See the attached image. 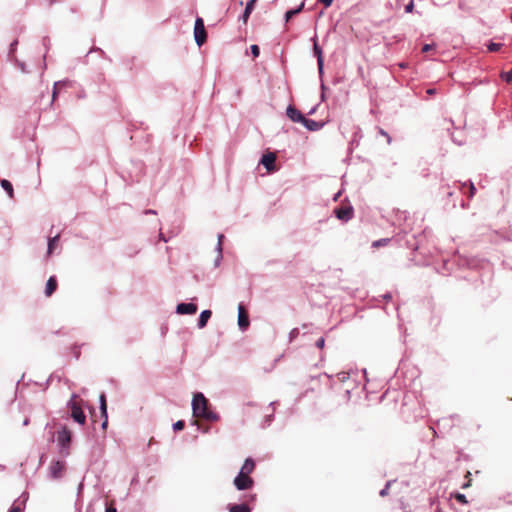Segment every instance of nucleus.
<instances>
[{"label": "nucleus", "mask_w": 512, "mask_h": 512, "mask_svg": "<svg viewBox=\"0 0 512 512\" xmlns=\"http://www.w3.org/2000/svg\"><path fill=\"white\" fill-rule=\"evenodd\" d=\"M191 407L193 416L196 418H201L209 422H216L220 419L219 414L210 409L208 399L201 392L194 394Z\"/></svg>", "instance_id": "nucleus-1"}, {"label": "nucleus", "mask_w": 512, "mask_h": 512, "mask_svg": "<svg viewBox=\"0 0 512 512\" xmlns=\"http://www.w3.org/2000/svg\"><path fill=\"white\" fill-rule=\"evenodd\" d=\"M56 441L59 447V453L63 457L69 456L72 432L65 425L61 426V428L57 431Z\"/></svg>", "instance_id": "nucleus-2"}, {"label": "nucleus", "mask_w": 512, "mask_h": 512, "mask_svg": "<svg viewBox=\"0 0 512 512\" xmlns=\"http://www.w3.org/2000/svg\"><path fill=\"white\" fill-rule=\"evenodd\" d=\"M194 39L196 44L201 47L207 40V33L204 21L201 17H197L194 24Z\"/></svg>", "instance_id": "nucleus-3"}, {"label": "nucleus", "mask_w": 512, "mask_h": 512, "mask_svg": "<svg viewBox=\"0 0 512 512\" xmlns=\"http://www.w3.org/2000/svg\"><path fill=\"white\" fill-rule=\"evenodd\" d=\"M67 407L71 411V418L78 424L84 425L86 422V415L83 412L81 406L78 404L77 401H68Z\"/></svg>", "instance_id": "nucleus-4"}, {"label": "nucleus", "mask_w": 512, "mask_h": 512, "mask_svg": "<svg viewBox=\"0 0 512 512\" xmlns=\"http://www.w3.org/2000/svg\"><path fill=\"white\" fill-rule=\"evenodd\" d=\"M66 464L62 460H52L49 469L48 474L49 477L53 480H58L63 476V472L65 470Z\"/></svg>", "instance_id": "nucleus-5"}, {"label": "nucleus", "mask_w": 512, "mask_h": 512, "mask_svg": "<svg viewBox=\"0 0 512 512\" xmlns=\"http://www.w3.org/2000/svg\"><path fill=\"white\" fill-rule=\"evenodd\" d=\"M233 484L237 490L243 491L252 488L254 485V480L248 475L238 473V475L234 478Z\"/></svg>", "instance_id": "nucleus-6"}, {"label": "nucleus", "mask_w": 512, "mask_h": 512, "mask_svg": "<svg viewBox=\"0 0 512 512\" xmlns=\"http://www.w3.org/2000/svg\"><path fill=\"white\" fill-rule=\"evenodd\" d=\"M335 216L342 221H349L354 214L353 207L352 206H346V207H337L334 209Z\"/></svg>", "instance_id": "nucleus-7"}, {"label": "nucleus", "mask_w": 512, "mask_h": 512, "mask_svg": "<svg viewBox=\"0 0 512 512\" xmlns=\"http://www.w3.org/2000/svg\"><path fill=\"white\" fill-rule=\"evenodd\" d=\"M197 305L194 303H179L176 306V313L180 315H193L197 312Z\"/></svg>", "instance_id": "nucleus-8"}, {"label": "nucleus", "mask_w": 512, "mask_h": 512, "mask_svg": "<svg viewBox=\"0 0 512 512\" xmlns=\"http://www.w3.org/2000/svg\"><path fill=\"white\" fill-rule=\"evenodd\" d=\"M314 44H313V54L317 58V66L320 76L323 74V67H324V60L322 55V49L318 45L316 37L312 38Z\"/></svg>", "instance_id": "nucleus-9"}, {"label": "nucleus", "mask_w": 512, "mask_h": 512, "mask_svg": "<svg viewBox=\"0 0 512 512\" xmlns=\"http://www.w3.org/2000/svg\"><path fill=\"white\" fill-rule=\"evenodd\" d=\"M249 324V316L245 311L243 305L240 304L238 307V326L241 331H245L249 327Z\"/></svg>", "instance_id": "nucleus-10"}, {"label": "nucleus", "mask_w": 512, "mask_h": 512, "mask_svg": "<svg viewBox=\"0 0 512 512\" xmlns=\"http://www.w3.org/2000/svg\"><path fill=\"white\" fill-rule=\"evenodd\" d=\"M275 161H276L275 154L272 152H269L262 156L260 163L266 168L267 171L271 172V171L276 170Z\"/></svg>", "instance_id": "nucleus-11"}, {"label": "nucleus", "mask_w": 512, "mask_h": 512, "mask_svg": "<svg viewBox=\"0 0 512 512\" xmlns=\"http://www.w3.org/2000/svg\"><path fill=\"white\" fill-rule=\"evenodd\" d=\"M288 118L294 123H302L304 115L293 105H289L286 110Z\"/></svg>", "instance_id": "nucleus-12"}, {"label": "nucleus", "mask_w": 512, "mask_h": 512, "mask_svg": "<svg viewBox=\"0 0 512 512\" xmlns=\"http://www.w3.org/2000/svg\"><path fill=\"white\" fill-rule=\"evenodd\" d=\"M307 130L309 131H319L321 130L325 123L320 121H315L313 119H309L304 117L302 123H301Z\"/></svg>", "instance_id": "nucleus-13"}, {"label": "nucleus", "mask_w": 512, "mask_h": 512, "mask_svg": "<svg viewBox=\"0 0 512 512\" xmlns=\"http://www.w3.org/2000/svg\"><path fill=\"white\" fill-rule=\"evenodd\" d=\"M257 0H249L247 3H246V6H245V9L242 13V15L240 16V20L243 22V23H247L253 9H254V5H255V2Z\"/></svg>", "instance_id": "nucleus-14"}, {"label": "nucleus", "mask_w": 512, "mask_h": 512, "mask_svg": "<svg viewBox=\"0 0 512 512\" xmlns=\"http://www.w3.org/2000/svg\"><path fill=\"white\" fill-rule=\"evenodd\" d=\"M254 468H255V462L252 458L249 457L245 460L239 473L250 476V474L253 472Z\"/></svg>", "instance_id": "nucleus-15"}, {"label": "nucleus", "mask_w": 512, "mask_h": 512, "mask_svg": "<svg viewBox=\"0 0 512 512\" xmlns=\"http://www.w3.org/2000/svg\"><path fill=\"white\" fill-rule=\"evenodd\" d=\"M211 315H212V312L208 309L203 310L200 313L199 318H198V323H197V326L199 329H202L207 325V322L211 318Z\"/></svg>", "instance_id": "nucleus-16"}, {"label": "nucleus", "mask_w": 512, "mask_h": 512, "mask_svg": "<svg viewBox=\"0 0 512 512\" xmlns=\"http://www.w3.org/2000/svg\"><path fill=\"white\" fill-rule=\"evenodd\" d=\"M57 289V279L55 276L49 277L45 287V295L51 296Z\"/></svg>", "instance_id": "nucleus-17"}, {"label": "nucleus", "mask_w": 512, "mask_h": 512, "mask_svg": "<svg viewBox=\"0 0 512 512\" xmlns=\"http://www.w3.org/2000/svg\"><path fill=\"white\" fill-rule=\"evenodd\" d=\"M251 510L247 503L229 505V512H251Z\"/></svg>", "instance_id": "nucleus-18"}, {"label": "nucleus", "mask_w": 512, "mask_h": 512, "mask_svg": "<svg viewBox=\"0 0 512 512\" xmlns=\"http://www.w3.org/2000/svg\"><path fill=\"white\" fill-rule=\"evenodd\" d=\"M99 408L101 411V415L104 418H107V404H106V396L104 393H102L99 397Z\"/></svg>", "instance_id": "nucleus-19"}, {"label": "nucleus", "mask_w": 512, "mask_h": 512, "mask_svg": "<svg viewBox=\"0 0 512 512\" xmlns=\"http://www.w3.org/2000/svg\"><path fill=\"white\" fill-rule=\"evenodd\" d=\"M1 186L7 192L8 196L10 198H13L14 190L11 182L6 179H3L1 180Z\"/></svg>", "instance_id": "nucleus-20"}, {"label": "nucleus", "mask_w": 512, "mask_h": 512, "mask_svg": "<svg viewBox=\"0 0 512 512\" xmlns=\"http://www.w3.org/2000/svg\"><path fill=\"white\" fill-rule=\"evenodd\" d=\"M58 240H59V235L58 234L55 235L54 237H51V238L48 239L47 253L49 255L53 252V250H54Z\"/></svg>", "instance_id": "nucleus-21"}, {"label": "nucleus", "mask_w": 512, "mask_h": 512, "mask_svg": "<svg viewBox=\"0 0 512 512\" xmlns=\"http://www.w3.org/2000/svg\"><path fill=\"white\" fill-rule=\"evenodd\" d=\"M216 250H217V252H218V255H217L216 259L214 260V266H215V267H219V266H220V263H221V261H222V258H223V255H222V247H221V244H220V243H217Z\"/></svg>", "instance_id": "nucleus-22"}, {"label": "nucleus", "mask_w": 512, "mask_h": 512, "mask_svg": "<svg viewBox=\"0 0 512 512\" xmlns=\"http://www.w3.org/2000/svg\"><path fill=\"white\" fill-rule=\"evenodd\" d=\"M503 46L502 43H496V42H490L487 45V48L490 52H497L500 50V48Z\"/></svg>", "instance_id": "nucleus-23"}, {"label": "nucleus", "mask_w": 512, "mask_h": 512, "mask_svg": "<svg viewBox=\"0 0 512 512\" xmlns=\"http://www.w3.org/2000/svg\"><path fill=\"white\" fill-rule=\"evenodd\" d=\"M350 378V374L348 372H340L336 375V379L338 382L344 383Z\"/></svg>", "instance_id": "nucleus-24"}, {"label": "nucleus", "mask_w": 512, "mask_h": 512, "mask_svg": "<svg viewBox=\"0 0 512 512\" xmlns=\"http://www.w3.org/2000/svg\"><path fill=\"white\" fill-rule=\"evenodd\" d=\"M501 79L507 83L512 82V69L501 73Z\"/></svg>", "instance_id": "nucleus-25"}, {"label": "nucleus", "mask_w": 512, "mask_h": 512, "mask_svg": "<svg viewBox=\"0 0 512 512\" xmlns=\"http://www.w3.org/2000/svg\"><path fill=\"white\" fill-rule=\"evenodd\" d=\"M388 242H390V239L389 238H382V239H379V240H376L372 243V247H381V246H385L388 244Z\"/></svg>", "instance_id": "nucleus-26"}, {"label": "nucleus", "mask_w": 512, "mask_h": 512, "mask_svg": "<svg viewBox=\"0 0 512 512\" xmlns=\"http://www.w3.org/2000/svg\"><path fill=\"white\" fill-rule=\"evenodd\" d=\"M67 81H57L54 83V86H53V92H52V98L53 100L56 98L57 96V89L59 86H64L66 85Z\"/></svg>", "instance_id": "nucleus-27"}, {"label": "nucleus", "mask_w": 512, "mask_h": 512, "mask_svg": "<svg viewBox=\"0 0 512 512\" xmlns=\"http://www.w3.org/2000/svg\"><path fill=\"white\" fill-rule=\"evenodd\" d=\"M299 335V329L298 328H293L290 332H289V342H293Z\"/></svg>", "instance_id": "nucleus-28"}, {"label": "nucleus", "mask_w": 512, "mask_h": 512, "mask_svg": "<svg viewBox=\"0 0 512 512\" xmlns=\"http://www.w3.org/2000/svg\"><path fill=\"white\" fill-rule=\"evenodd\" d=\"M390 485H391V481H388L385 486L380 490L379 492V495L381 497H385L386 495H388L389 493V489H390Z\"/></svg>", "instance_id": "nucleus-29"}, {"label": "nucleus", "mask_w": 512, "mask_h": 512, "mask_svg": "<svg viewBox=\"0 0 512 512\" xmlns=\"http://www.w3.org/2000/svg\"><path fill=\"white\" fill-rule=\"evenodd\" d=\"M250 51L254 58H256L260 55V48L256 44H253L250 46Z\"/></svg>", "instance_id": "nucleus-30"}, {"label": "nucleus", "mask_w": 512, "mask_h": 512, "mask_svg": "<svg viewBox=\"0 0 512 512\" xmlns=\"http://www.w3.org/2000/svg\"><path fill=\"white\" fill-rule=\"evenodd\" d=\"M185 422L183 420H178L173 424V429L175 431H180L184 428Z\"/></svg>", "instance_id": "nucleus-31"}, {"label": "nucleus", "mask_w": 512, "mask_h": 512, "mask_svg": "<svg viewBox=\"0 0 512 512\" xmlns=\"http://www.w3.org/2000/svg\"><path fill=\"white\" fill-rule=\"evenodd\" d=\"M455 498L461 504H467L468 503L467 498H466V496L464 494L457 493L455 495Z\"/></svg>", "instance_id": "nucleus-32"}, {"label": "nucleus", "mask_w": 512, "mask_h": 512, "mask_svg": "<svg viewBox=\"0 0 512 512\" xmlns=\"http://www.w3.org/2000/svg\"><path fill=\"white\" fill-rule=\"evenodd\" d=\"M413 9H414V1L413 0H410L406 5H405V12L406 13H412L413 12Z\"/></svg>", "instance_id": "nucleus-33"}, {"label": "nucleus", "mask_w": 512, "mask_h": 512, "mask_svg": "<svg viewBox=\"0 0 512 512\" xmlns=\"http://www.w3.org/2000/svg\"><path fill=\"white\" fill-rule=\"evenodd\" d=\"M93 52H98V53H100V54H101V56H103V57H105V58H106V54H105V52H104L101 48H99V47H92V48L88 51L87 56H88L89 54L93 53Z\"/></svg>", "instance_id": "nucleus-34"}, {"label": "nucleus", "mask_w": 512, "mask_h": 512, "mask_svg": "<svg viewBox=\"0 0 512 512\" xmlns=\"http://www.w3.org/2000/svg\"><path fill=\"white\" fill-rule=\"evenodd\" d=\"M273 417H274V414L271 413V414H268L265 416V420H264V423H263V427H267L270 425V423L272 422L273 420Z\"/></svg>", "instance_id": "nucleus-35"}, {"label": "nucleus", "mask_w": 512, "mask_h": 512, "mask_svg": "<svg viewBox=\"0 0 512 512\" xmlns=\"http://www.w3.org/2000/svg\"><path fill=\"white\" fill-rule=\"evenodd\" d=\"M295 15H297V14L295 13V11L293 9H290V10L286 11V13H285V21L288 22Z\"/></svg>", "instance_id": "nucleus-36"}, {"label": "nucleus", "mask_w": 512, "mask_h": 512, "mask_svg": "<svg viewBox=\"0 0 512 512\" xmlns=\"http://www.w3.org/2000/svg\"><path fill=\"white\" fill-rule=\"evenodd\" d=\"M476 192V188L472 182H469V194L468 197L472 198Z\"/></svg>", "instance_id": "nucleus-37"}, {"label": "nucleus", "mask_w": 512, "mask_h": 512, "mask_svg": "<svg viewBox=\"0 0 512 512\" xmlns=\"http://www.w3.org/2000/svg\"><path fill=\"white\" fill-rule=\"evenodd\" d=\"M315 345H316L317 348H320V349L324 348V346H325V339L323 337H320L316 341Z\"/></svg>", "instance_id": "nucleus-38"}, {"label": "nucleus", "mask_w": 512, "mask_h": 512, "mask_svg": "<svg viewBox=\"0 0 512 512\" xmlns=\"http://www.w3.org/2000/svg\"><path fill=\"white\" fill-rule=\"evenodd\" d=\"M434 47L433 44H425L423 47H422V52L426 53V52H429L430 50H432Z\"/></svg>", "instance_id": "nucleus-39"}, {"label": "nucleus", "mask_w": 512, "mask_h": 512, "mask_svg": "<svg viewBox=\"0 0 512 512\" xmlns=\"http://www.w3.org/2000/svg\"><path fill=\"white\" fill-rule=\"evenodd\" d=\"M379 133L387 138L388 143L391 142V137L389 136V134L387 132H385L383 129L380 128Z\"/></svg>", "instance_id": "nucleus-40"}, {"label": "nucleus", "mask_w": 512, "mask_h": 512, "mask_svg": "<svg viewBox=\"0 0 512 512\" xmlns=\"http://www.w3.org/2000/svg\"><path fill=\"white\" fill-rule=\"evenodd\" d=\"M319 2H321L325 7H329L331 6L333 0H318Z\"/></svg>", "instance_id": "nucleus-41"}, {"label": "nucleus", "mask_w": 512, "mask_h": 512, "mask_svg": "<svg viewBox=\"0 0 512 512\" xmlns=\"http://www.w3.org/2000/svg\"><path fill=\"white\" fill-rule=\"evenodd\" d=\"M304 8V2H302L298 7L294 8L296 14L300 13Z\"/></svg>", "instance_id": "nucleus-42"}, {"label": "nucleus", "mask_w": 512, "mask_h": 512, "mask_svg": "<svg viewBox=\"0 0 512 512\" xmlns=\"http://www.w3.org/2000/svg\"><path fill=\"white\" fill-rule=\"evenodd\" d=\"M304 8V2H302L298 7L294 8L296 14L300 13Z\"/></svg>", "instance_id": "nucleus-43"}, {"label": "nucleus", "mask_w": 512, "mask_h": 512, "mask_svg": "<svg viewBox=\"0 0 512 512\" xmlns=\"http://www.w3.org/2000/svg\"><path fill=\"white\" fill-rule=\"evenodd\" d=\"M8 512H21V509L19 506L13 505Z\"/></svg>", "instance_id": "nucleus-44"}, {"label": "nucleus", "mask_w": 512, "mask_h": 512, "mask_svg": "<svg viewBox=\"0 0 512 512\" xmlns=\"http://www.w3.org/2000/svg\"><path fill=\"white\" fill-rule=\"evenodd\" d=\"M382 297L385 301H389L392 299V294L388 292V293L384 294Z\"/></svg>", "instance_id": "nucleus-45"}, {"label": "nucleus", "mask_w": 512, "mask_h": 512, "mask_svg": "<svg viewBox=\"0 0 512 512\" xmlns=\"http://www.w3.org/2000/svg\"><path fill=\"white\" fill-rule=\"evenodd\" d=\"M105 512H117V509L114 506H108Z\"/></svg>", "instance_id": "nucleus-46"}, {"label": "nucleus", "mask_w": 512, "mask_h": 512, "mask_svg": "<svg viewBox=\"0 0 512 512\" xmlns=\"http://www.w3.org/2000/svg\"><path fill=\"white\" fill-rule=\"evenodd\" d=\"M398 66H399V68H401V69H406V68L408 67V63H406V62H400V63L398 64Z\"/></svg>", "instance_id": "nucleus-47"}, {"label": "nucleus", "mask_w": 512, "mask_h": 512, "mask_svg": "<svg viewBox=\"0 0 512 512\" xmlns=\"http://www.w3.org/2000/svg\"><path fill=\"white\" fill-rule=\"evenodd\" d=\"M426 92H427V94H429V95H434V94L436 93V89H434V88H429V89H427V91H426Z\"/></svg>", "instance_id": "nucleus-48"}, {"label": "nucleus", "mask_w": 512, "mask_h": 512, "mask_svg": "<svg viewBox=\"0 0 512 512\" xmlns=\"http://www.w3.org/2000/svg\"><path fill=\"white\" fill-rule=\"evenodd\" d=\"M144 213L145 214H156L157 212H156V210H153V209H147V210H145Z\"/></svg>", "instance_id": "nucleus-49"}, {"label": "nucleus", "mask_w": 512, "mask_h": 512, "mask_svg": "<svg viewBox=\"0 0 512 512\" xmlns=\"http://www.w3.org/2000/svg\"><path fill=\"white\" fill-rule=\"evenodd\" d=\"M77 398H78V395H77L76 393H73V394L71 395V398H70V400H69V401H76V399H77Z\"/></svg>", "instance_id": "nucleus-50"}, {"label": "nucleus", "mask_w": 512, "mask_h": 512, "mask_svg": "<svg viewBox=\"0 0 512 512\" xmlns=\"http://www.w3.org/2000/svg\"><path fill=\"white\" fill-rule=\"evenodd\" d=\"M223 238H224L223 234L218 235V243H220L221 245H222Z\"/></svg>", "instance_id": "nucleus-51"}, {"label": "nucleus", "mask_w": 512, "mask_h": 512, "mask_svg": "<svg viewBox=\"0 0 512 512\" xmlns=\"http://www.w3.org/2000/svg\"><path fill=\"white\" fill-rule=\"evenodd\" d=\"M159 238H160V240L167 242V239L165 238V236L162 233L159 234Z\"/></svg>", "instance_id": "nucleus-52"}, {"label": "nucleus", "mask_w": 512, "mask_h": 512, "mask_svg": "<svg viewBox=\"0 0 512 512\" xmlns=\"http://www.w3.org/2000/svg\"><path fill=\"white\" fill-rule=\"evenodd\" d=\"M256 500V494H252L249 496V501H255Z\"/></svg>", "instance_id": "nucleus-53"}, {"label": "nucleus", "mask_w": 512, "mask_h": 512, "mask_svg": "<svg viewBox=\"0 0 512 512\" xmlns=\"http://www.w3.org/2000/svg\"><path fill=\"white\" fill-rule=\"evenodd\" d=\"M16 44H17V41H14L13 43H11V45H10V50H11V51H13V50H14V48H15Z\"/></svg>", "instance_id": "nucleus-54"}, {"label": "nucleus", "mask_w": 512, "mask_h": 512, "mask_svg": "<svg viewBox=\"0 0 512 512\" xmlns=\"http://www.w3.org/2000/svg\"><path fill=\"white\" fill-rule=\"evenodd\" d=\"M345 394H346L347 399H349L350 398V389H346Z\"/></svg>", "instance_id": "nucleus-55"}, {"label": "nucleus", "mask_w": 512, "mask_h": 512, "mask_svg": "<svg viewBox=\"0 0 512 512\" xmlns=\"http://www.w3.org/2000/svg\"><path fill=\"white\" fill-rule=\"evenodd\" d=\"M277 404V401H273L269 404L270 407L274 409L275 405Z\"/></svg>", "instance_id": "nucleus-56"}, {"label": "nucleus", "mask_w": 512, "mask_h": 512, "mask_svg": "<svg viewBox=\"0 0 512 512\" xmlns=\"http://www.w3.org/2000/svg\"><path fill=\"white\" fill-rule=\"evenodd\" d=\"M28 424H29V419H28V418H26V419L23 421V425H24V426H27Z\"/></svg>", "instance_id": "nucleus-57"}, {"label": "nucleus", "mask_w": 512, "mask_h": 512, "mask_svg": "<svg viewBox=\"0 0 512 512\" xmlns=\"http://www.w3.org/2000/svg\"><path fill=\"white\" fill-rule=\"evenodd\" d=\"M448 263H449L448 261H444V264H443L444 269L447 271H448V268H447Z\"/></svg>", "instance_id": "nucleus-58"}, {"label": "nucleus", "mask_w": 512, "mask_h": 512, "mask_svg": "<svg viewBox=\"0 0 512 512\" xmlns=\"http://www.w3.org/2000/svg\"><path fill=\"white\" fill-rule=\"evenodd\" d=\"M107 426V418H105L104 422L102 423V428H106Z\"/></svg>", "instance_id": "nucleus-59"}, {"label": "nucleus", "mask_w": 512, "mask_h": 512, "mask_svg": "<svg viewBox=\"0 0 512 512\" xmlns=\"http://www.w3.org/2000/svg\"><path fill=\"white\" fill-rule=\"evenodd\" d=\"M202 432L203 433H208L209 432V427H206V428L202 429Z\"/></svg>", "instance_id": "nucleus-60"}, {"label": "nucleus", "mask_w": 512, "mask_h": 512, "mask_svg": "<svg viewBox=\"0 0 512 512\" xmlns=\"http://www.w3.org/2000/svg\"><path fill=\"white\" fill-rule=\"evenodd\" d=\"M466 185H467V183H466V182L461 183V184H460L461 189L465 188V187H466Z\"/></svg>", "instance_id": "nucleus-61"}, {"label": "nucleus", "mask_w": 512, "mask_h": 512, "mask_svg": "<svg viewBox=\"0 0 512 512\" xmlns=\"http://www.w3.org/2000/svg\"><path fill=\"white\" fill-rule=\"evenodd\" d=\"M315 112V108H312L310 111H309V115L313 114Z\"/></svg>", "instance_id": "nucleus-62"}, {"label": "nucleus", "mask_w": 512, "mask_h": 512, "mask_svg": "<svg viewBox=\"0 0 512 512\" xmlns=\"http://www.w3.org/2000/svg\"><path fill=\"white\" fill-rule=\"evenodd\" d=\"M447 195H448V196H452V195H453V192H452V191H448V192H447Z\"/></svg>", "instance_id": "nucleus-63"}, {"label": "nucleus", "mask_w": 512, "mask_h": 512, "mask_svg": "<svg viewBox=\"0 0 512 512\" xmlns=\"http://www.w3.org/2000/svg\"><path fill=\"white\" fill-rule=\"evenodd\" d=\"M321 89H322V91H324V89H325V85L323 83L321 84Z\"/></svg>", "instance_id": "nucleus-64"}]
</instances>
